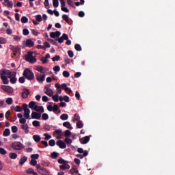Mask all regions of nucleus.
<instances>
[{
  "label": "nucleus",
  "mask_w": 175,
  "mask_h": 175,
  "mask_svg": "<svg viewBox=\"0 0 175 175\" xmlns=\"http://www.w3.org/2000/svg\"><path fill=\"white\" fill-rule=\"evenodd\" d=\"M23 77L29 80V81L33 80L35 79V75L33 74V72L29 68H25L23 71Z\"/></svg>",
  "instance_id": "nucleus-1"
},
{
  "label": "nucleus",
  "mask_w": 175,
  "mask_h": 175,
  "mask_svg": "<svg viewBox=\"0 0 175 175\" xmlns=\"http://www.w3.org/2000/svg\"><path fill=\"white\" fill-rule=\"evenodd\" d=\"M16 76H17V72H16V71L12 72L8 70V77L10 79L11 84H16V83H17V77H16Z\"/></svg>",
  "instance_id": "nucleus-2"
},
{
  "label": "nucleus",
  "mask_w": 175,
  "mask_h": 175,
  "mask_svg": "<svg viewBox=\"0 0 175 175\" xmlns=\"http://www.w3.org/2000/svg\"><path fill=\"white\" fill-rule=\"evenodd\" d=\"M11 147L13 150H16L17 151L21 150L24 148L23 145L20 142H14L12 144Z\"/></svg>",
  "instance_id": "nucleus-3"
},
{
  "label": "nucleus",
  "mask_w": 175,
  "mask_h": 175,
  "mask_svg": "<svg viewBox=\"0 0 175 175\" xmlns=\"http://www.w3.org/2000/svg\"><path fill=\"white\" fill-rule=\"evenodd\" d=\"M25 59L28 62H30V64H35V62H36V58L33 57L32 52H29L27 55H25Z\"/></svg>",
  "instance_id": "nucleus-4"
},
{
  "label": "nucleus",
  "mask_w": 175,
  "mask_h": 175,
  "mask_svg": "<svg viewBox=\"0 0 175 175\" xmlns=\"http://www.w3.org/2000/svg\"><path fill=\"white\" fill-rule=\"evenodd\" d=\"M36 79L40 84H42L43 81L46 79V75H42L39 72L36 74Z\"/></svg>",
  "instance_id": "nucleus-5"
},
{
  "label": "nucleus",
  "mask_w": 175,
  "mask_h": 175,
  "mask_svg": "<svg viewBox=\"0 0 175 175\" xmlns=\"http://www.w3.org/2000/svg\"><path fill=\"white\" fill-rule=\"evenodd\" d=\"M1 90H3L6 94H13V88L9 86V85H2Z\"/></svg>",
  "instance_id": "nucleus-6"
},
{
  "label": "nucleus",
  "mask_w": 175,
  "mask_h": 175,
  "mask_svg": "<svg viewBox=\"0 0 175 175\" xmlns=\"http://www.w3.org/2000/svg\"><path fill=\"white\" fill-rule=\"evenodd\" d=\"M42 117V113L38 112H32L31 113V118L33 120H40Z\"/></svg>",
  "instance_id": "nucleus-7"
},
{
  "label": "nucleus",
  "mask_w": 175,
  "mask_h": 175,
  "mask_svg": "<svg viewBox=\"0 0 175 175\" xmlns=\"http://www.w3.org/2000/svg\"><path fill=\"white\" fill-rule=\"evenodd\" d=\"M56 145L59 147V148H62V150L66 148V144L62 140H58L56 142Z\"/></svg>",
  "instance_id": "nucleus-8"
},
{
  "label": "nucleus",
  "mask_w": 175,
  "mask_h": 175,
  "mask_svg": "<svg viewBox=\"0 0 175 175\" xmlns=\"http://www.w3.org/2000/svg\"><path fill=\"white\" fill-rule=\"evenodd\" d=\"M90 136H85L82 138L79 139V142L81 143V144H87V143H88V142H90Z\"/></svg>",
  "instance_id": "nucleus-9"
},
{
  "label": "nucleus",
  "mask_w": 175,
  "mask_h": 175,
  "mask_svg": "<svg viewBox=\"0 0 175 175\" xmlns=\"http://www.w3.org/2000/svg\"><path fill=\"white\" fill-rule=\"evenodd\" d=\"M44 90V93L46 95H48V96H53V94H54V92H53V90L47 87H45Z\"/></svg>",
  "instance_id": "nucleus-10"
},
{
  "label": "nucleus",
  "mask_w": 175,
  "mask_h": 175,
  "mask_svg": "<svg viewBox=\"0 0 175 175\" xmlns=\"http://www.w3.org/2000/svg\"><path fill=\"white\" fill-rule=\"evenodd\" d=\"M28 95H29V90L28 89H24L23 92H22V98L23 99H27L28 98Z\"/></svg>",
  "instance_id": "nucleus-11"
},
{
  "label": "nucleus",
  "mask_w": 175,
  "mask_h": 175,
  "mask_svg": "<svg viewBox=\"0 0 175 175\" xmlns=\"http://www.w3.org/2000/svg\"><path fill=\"white\" fill-rule=\"evenodd\" d=\"M35 111L40 112V113H44V108H43V106H36L33 109Z\"/></svg>",
  "instance_id": "nucleus-12"
},
{
  "label": "nucleus",
  "mask_w": 175,
  "mask_h": 175,
  "mask_svg": "<svg viewBox=\"0 0 175 175\" xmlns=\"http://www.w3.org/2000/svg\"><path fill=\"white\" fill-rule=\"evenodd\" d=\"M21 129L25 131V133H29V126H28V124H24L21 125Z\"/></svg>",
  "instance_id": "nucleus-13"
},
{
  "label": "nucleus",
  "mask_w": 175,
  "mask_h": 175,
  "mask_svg": "<svg viewBox=\"0 0 175 175\" xmlns=\"http://www.w3.org/2000/svg\"><path fill=\"white\" fill-rule=\"evenodd\" d=\"M39 173L40 174H42V175H51L50 174V172L47 171V170H46V168L44 167L42 170H40Z\"/></svg>",
  "instance_id": "nucleus-14"
},
{
  "label": "nucleus",
  "mask_w": 175,
  "mask_h": 175,
  "mask_svg": "<svg viewBox=\"0 0 175 175\" xmlns=\"http://www.w3.org/2000/svg\"><path fill=\"white\" fill-rule=\"evenodd\" d=\"M26 46L27 47H33V46H35V43L31 39H28L26 40Z\"/></svg>",
  "instance_id": "nucleus-15"
},
{
  "label": "nucleus",
  "mask_w": 175,
  "mask_h": 175,
  "mask_svg": "<svg viewBox=\"0 0 175 175\" xmlns=\"http://www.w3.org/2000/svg\"><path fill=\"white\" fill-rule=\"evenodd\" d=\"M59 167L61 170H67L70 169V165H69V164L68 163H64V164H62V165H59Z\"/></svg>",
  "instance_id": "nucleus-16"
},
{
  "label": "nucleus",
  "mask_w": 175,
  "mask_h": 175,
  "mask_svg": "<svg viewBox=\"0 0 175 175\" xmlns=\"http://www.w3.org/2000/svg\"><path fill=\"white\" fill-rule=\"evenodd\" d=\"M28 161V157L23 156L21 158L20 161H19V165H21V166H23V165H24V163Z\"/></svg>",
  "instance_id": "nucleus-17"
},
{
  "label": "nucleus",
  "mask_w": 175,
  "mask_h": 175,
  "mask_svg": "<svg viewBox=\"0 0 175 175\" xmlns=\"http://www.w3.org/2000/svg\"><path fill=\"white\" fill-rule=\"evenodd\" d=\"M29 108L31 109V110H33L35 109V107L37 106L36 105V103H35V101H31L29 103Z\"/></svg>",
  "instance_id": "nucleus-18"
},
{
  "label": "nucleus",
  "mask_w": 175,
  "mask_h": 175,
  "mask_svg": "<svg viewBox=\"0 0 175 175\" xmlns=\"http://www.w3.org/2000/svg\"><path fill=\"white\" fill-rule=\"evenodd\" d=\"M70 173L71 174H79V170H77V168L76 167H72L71 168V170H70Z\"/></svg>",
  "instance_id": "nucleus-19"
},
{
  "label": "nucleus",
  "mask_w": 175,
  "mask_h": 175,
  "mask_svg": "<svg viewBox=\"0 0 175 175\" xmlns=\"http://www.w3.org/2000/svg\"><path fill=\"white\" fill-rule=\"evenodd\" d=\"M63 126H64L65 128H68V129H70V130L72 129V125L69 122H64L63 123Z\"/></svg>",
  "instance_id": "nucleus-20"
},
{
  "label": "nucleus",
  "mask_w": 175,
  "mask_h": 175,
  "mask_svg": "<svg viewBox=\"0 0 175 175\" xmlns=\"http://www.w3.org/2000/svg\"><path fill=\"white\" fill-rule=\"evenodd\" d=\"M1 79L3 81V84H9V79H8V77L2 76L1 77Z\"/></svg>",
  "instance_id": "nucleus-21"
},
{
  "label": "nucleus",
  "mask_w": 175,
  "mask_h": 175,
  "mask_svg": "<svg viewBox=\"0 0 175 175\" xmlns=\"http://www.w3.org/2000/svg\"><path fill=\"white\" fill-rule=\"evenodd\" d=\"M10 135V129H5L3 133V136L8 137Z\"/></svg>",
  "instance_id": "nucleus-22"
},
{
  "label": "nucleus",
  "mask_w": 175,
  "mask_h": 175,
  "mask_svg": "<svg viewBox=\"0 0 175 175\" xmlns=\"http://www.w3.org/2000/svg\"><path fill=\"white\" fill-rule=\"evenodd\" d=\"M59 155V153H58L57 152H53L51 154V157L52 159H57V158H58Z\"/></svg>",
  "instance_id": "nucleus-23"
},
{
  "label": "nucleus",
  "mask_w": 175,
  "mask_h": 175,
  "mask_svg": "<svg viewBox=\"0 0 175 175\" xmlns=\"http://www.w3.org/2000/svg\"><path fill=\"white\" fill-rule=\"evenodd\" d=\"M9 157L10 158V159H17V154L16 153H14V152H10L9 154Z\"/></svg>",
  "instance_id": "nucleus-24"
},
{
  "label": "nucleus",
  "mask_w": 175,
  "mask_h": 175,
  "mask_svg": "<svg viewBox=\"0 0 175 175\" xmlns=\"http://www.w3.org/2000/svg\"><path fill=\"white\" fill-rule=\"evenodd\" d=\"M33 139L34 142H36V143H39V142L40 141V137L39 136V135H33Z\"/></svg>",
  "instance_id": "nucleus-25"
},
{
  "label": "nucleus",
  "mask_w": 175,
  "mask_h": 175,
  "mask_svg": "<svg viewBox=\"0 0 175 175\" xmlns=\"http://www.w3.org/2000/svg\"><path fill=\"white\" fill-rule=\"evenodd\" d=\"M60 118L61 120H62L63 121H66V120H68V118H69V116H68V114L66 113H63L60 116Z\"/></svg>",
  "instance_id": "nucleus-26"
},
{
  "label": "nucleus",
  "mask_w": 175,
  "mask_h": 175,
  "mask_svg": "<svg viewBox=\"0 0 175 175\" xmlns=\"http://www.w3.org/2000/svg\"><path fill=\"white\" fill-rule=\"evenodd\" d=\"M55 88H56L57 92L58 94H62V90H61V88H60V86H59V83H56V84L55 85Z\"/></svg>",
  "instance_id": "nucleus-27"
},
{
  "label": "nucleus",
  "mask_w": 175,
  "mask_h": 175,
  "mask_svg": "<svg viewBox=\"0 0 175 175\" xmlns=\"http://www.w3.org/2000/svg\"><path fill=\"white\" fill-rule=\"evenodd\" d=\"M72 135V133L70 132V131L69 130H66L65 132H64V136L65 137H70V136Z\"/></svg>",
  "instance_id": "nucleus-28"
},
{
  "label": "nucleus",
  "mask_w": 175,
  "mask_h": 175,
  "mask_svg": "<svg viewBox=\"0 0 175 175\" xmlns=\"http://www.w3.org/2000/svg\"><path fill=\"white\" fill-rule=\"evenodd\" d=\"M21 21L23 24H27V23H28V18L27 16H23Z\"/></svg>",
  "instance_id": "nucleus-29"
},
{
  "label": "nucleus",
  "mask_w": 175,
  "mask_h": 175,
  "mask_svg": "<svg viewBox=\"0 0 175 175\" xmlns=\"http://www.w3.org/2000/svg\"><path fill=\"white\" fill-rule=\"evenodd\" d=\"M62 18L66 23H69V16L67 14H63Z\"/></svg>",
  "instance_id": "nucleus-30"
},
{
  "label": "nucleus",
  "mask_w": 175,
  "mask_h": 175,
  "mask_svg": "<svg viewBox=\"0 0 175 175\" xmlns=\"http://www.w3.org/2000/svg\"><path fill=\"white\" fill-rule=\"evenodd\" d=\"M31 33L32 35H34V36H38V35H40V31L36 29H31Z\"/></svg>",
  "instance_id": "nucleus-31"
},
{
  "label": "nucleus",
  "mask_w": 175,
  "mask_h": 175,
  "mask_svg": "<svg viewBox=\"0 0 175 175\" xmlns=\"http://www.w3.org/2000/svg\"><path fill=\"white\" fill-rule=\"evenodd\" d=\"M58 163L64 165L65 163H69V161L64 160V159L61 158L58 159Z\"/></svg>",
  "instance_id": "nucleus-32"
},
{
  "label": "nucleus",
  "mask_w": 175,
  "mask_h": 175,
  "mask_svg": "<svg viewBox=\"0 0 175 175\" xmlns=\"http://www.w3.org/2000/svg\"><path fill=\"white\" fill-rule=\"evenodd\" d=\"M75 49L77 51H81L82 50L81 46L79 44H76L75 45Z\"/></svg>",
  "instance_id": "nucleus-33"
},
{
  "label": "nucleus",
  "mask_w": 175,
  "mask_h": 175,
  "mask_svg": "<svg viewBox=\"0 0 175 175\" xmlns=\"http://www.w3.org/2000/svg\"><path fill=\"white\" fill-rule=\"evenodd\" d=\"M58 98H59L58 93H57L55 95L52 96V99H53V100H54V102H58V100H59Z\"/></svg>",
  "instance_id": "nucleus-34"
},
{
  "label": "nucleus",
  "mask_w": 175,
  "mask_h": 175,
  "mask_svg": "<svg viewBox=\"0 0 175 175\" xmlns=\"http://www.w3.org/2000/svg\"><path fill=\"white\" fill-rule=\"evenodd\" d=\"M33 126H40V122L38 120H34L32 122Z\"/></svg>",
  "instance_id": "nucleus-35"
},
{
  "label": "nucleus",
  "mask_w": 175,
  "mask_h": 175,
  "mask_svg": "<svg viewBox=\"0 0 175 175\" xmlns=\"http://www.w3.org/2000/svg\"><path fill=\"white\" fill-rule=\"evenodd\" d=\"M5 75H7V76H8V70H0V76H1V77H2V76H6Z\"/></svg>",
  "instance_id": "nucleus-36"
},
{
  "label": "nucleus",
  "mask_w": 175,
  "mask_h": 175,
  "mask_svg": "<svg viewBox=\"0 0 175 175\" xmlns=\"http://www.w3.org/2000/svg\"><path fill=\"white\" fill-rule=\"evenodd\" d=\"M53 1V5L54 8H58L59 5V2L58 0H52Z\"/></svg>",
  "instance_id": "nucleus-37"
},
{
  "label": "nucleus",
  "mask_w": 175,
  "mask_h": 175,
  "mask_svg": "<svg viewBox=\"0 0 175 175\" xmlns=\"http://www.w3.org/2000/svg\"><path fill=\"white\" fill-rule=\"evenodd\" d=\"M0 154H1V155H6L8 154V152L6 151V150H5V148H0Z\"/></svg>",
  "instance_id": "nucleus-38"
},
{
  "label": "nucleus",
  "mask_w": 175,
  "mask_h": 175,
  "mask_svg": "<svg viewBox=\"0 0 175 175\" xmlns=\"http://www.w3.org/2000/svg\"><path fill=\"white\" fill-rule=\"evenodd\" d=\"M18 131V128H17V126H12V132L13 133H17Z\"/></svg>",
  "instance_id": "nucleus-39"
},
{
  "label": "nucleus",
  "mask_w": 175,
  "mask_h": 175,
  "mask_svg": "<svg viewBox=\"0 0 175 175\" xmlns=\"http://www.w3.org/2000/svg\"><path fill=\"white\" fill-rule=\"evenodd\" d=\"M36 69V70H38V72H40L41 73H44L43 72L44 68L42 66H37Z\"/></svg>",
  "instance_id": "nucleus-40"
},
{
  "label": "nucleus",
  "mask_w": 175,
  "mask_h": 175,
  "mask_svg": "<svg viewBox=\"0 0 175 175\" xmlns=\"http://www.w3.org/2000/svg\"><path fill=\"white\" fill-rule=\"evenodd\" d=\"M77 128H79V129L83 128V122H81V120H79V121L77 122Z\"/></svg>",
  "instance_id": "nucleus-41"
},
{
  "label": "nucleus",
  "mask_w": 175,
  "mask_h": 175,
  "mask_svg": "<svg viewBox=\"0 0 175 175\" xmlns=\"http://www.w3.org/2000/svg\"><path fill=\"white\" fill-rule=\"evenodd\" d=\"M75 121H80V116H79V114L76 113L74 116V120L73 122H75Z\"/></svg>",
  "instance_id": "nucleus-42"
},
{
  "label": "nucleus",
  "mask_w": 175,
  "mask_h": 175,
  "mask_svg": "<svg viewBox=\"0 0 175 175\" xmlns=\"http://www.w3.org/2000/svg\"><path fill=\"white\" fill-rule=\"evenodd\" d=\"M49 145L51 147H54V146H55V140H54V139H51V140H49Z\"/></svg>",
  "instance_id": "nucleus-43"
},
{
  "label": "nucleus",
  "mask_w": 175,
  "mask_h": 175,
  "mask_svg": "<svg viewBox=\"0 0 175 175\" xmlns=\"http://www.w3.org/2000/svg\"><path fill=\"white\" fill-rule=\"evenodd\" d=\"M15 111L20 113V111H23V108L20 107V105H16L15 107Z\"/></svg>",
  "instance_id": "nucleus-44"
},
{
  "label": "nucleus",
  "mask_w": 175,
  "mask_h": 175,
  "mask_svg": "<svg viewBox=\"0 0 175 175\" xmlns=\"http://www.w3.org/2000/svg\"><path fill=\"white\" fill-rule=\"evenodd\" d=\"M31 158L36 161V159H39V154H33L31 156Z\"/></svg>",
  "instance_id": "nucleus-45"
},
{
  "label": "nucleus",
  "mask_w": 175,
  "mask_h": 175,
  "mask_svg": "<svg viewBox=\"0 0 175 175\" xmlns=\"http://www.w3.org/2000/svg\"><path fill=\"white\" fill-rule=\"evenodd\" d=\"M42 20V15L38 14L36 16V21H37L38 23H41Z\"/></svg>",
  "instance_id": "nucleus-46"
},
{
  "label": "nucleus",
  "mask_w": 175,
  "mask_h": 175,
  "mask_svg": "<svg viewBox=\"0 0 175 175\" xmlns=\"http://www.w3.org/2000/svg\"><path fill=\"white\" fill-rule=\"evenodd\" d=\"M25 77H21L18 79V81L19 83H21V84H24V83H25Z\"/></svg>",
  "instance_id": "nucleus-47"
},
{
  "label": "nucleus",
  "mask_w": 175,
  "mask_h": 175,
  "mask_svg": "<svg viewBox=\"0 0 175 175\" xmlns=\"http://www.w3.org/2000/svg\"><path fill=\"white\" fill-rule=\"evenodd\" d=\"M37 163L38 161L36 160L31 159L30 161V165H31V166H36Z\"/></svg>",
  "instance_id": "nucleus-48"
},
{
  "label": "nucleus",
  "mask_w": 175,
  "mask_h": 175,
  "mask_svg": "<svg viewBox=\"0 0 175 175\" xmlns=\"http://www.w3.org/2000/svg\"><path fill=\"white\" fill-rule=\"evenodd\" d=\"M23 33L25 36H28V35H29V31L28 30V29H24L23 30Z\"/></svg>",
  "instance_id": "nucleus-49"
},
{
  "label": "nucleus",
  "mask_w": 175,
  "mask_h": 175,
  "mask_svg": "<svg viewBox=\"0 0 175 175\" xmlns=\"http://www.w3.org/2000/svg\"><path fill=\"white\" fill-rule=\"evenodd\" d=\"M67 3L69 5V6H72V8L75 7V3L73 2V0H67Z\"/></svg>",
  "instance_id": "nucleus-50"
},
{
  "label": "nucleus",
  "mask_w": 175,
  "mask_h": 175,
  "mask_svg": "<svg viewBox=\"0 0 175 175\" xmlns=\"http://www.w3.org/2000/svg\"><path fill=\"white\" fill-rule=\"evenodd\" d=\"M63 76L64 77H69V76H70V73H69V72L67 70H64L63 72Z\"/></svg>",
  "instance_id": "nucleus-51"
},
{
  "label": "nucleus",
  "mask_w": 175,
  "mask_h": 175,
  "mask_svg": "<svg viewBox=\"0 0 175 175\" xmlns=\"http://www.w3.org/2000/svg\"><path fill=\"white\" fill-rule=\"evenodd\" d=\"M5 102H6L7 105H12V103H13V98H7Z\"/></svg>",
  "instance_id": "nucleus-52"
},
{
  "label": "nucleus",
  "mask_w": 175,
  "mask_h": 175,
  "mask_svg": "<svg viewBox=\"0 0 175 175\" xmlns=\"http://www.w3.org/2000/svg\"><path fill=\"white\" fill-rule=\"evenodd\" d=\"M42 120H44V121L47 120V119L49 118V115L47 113H43L42 115Z\"/></svg>",
  "instance_id": "nucleus-53"
},
{
  "label": "nucleus",
  "mask_w": 175,
  "mask_h": 175,
  "mask_svg": "<svg viewBox=\"0 0 175 175\" xmlns=\"http://www.w3.org/2000/svg\"><path fill=\"white\" fill-rule=\"evenodd\" d=\"M11 50H12L13 53H17L20 49L18 46H12Z\"/></svg>",
  "instance_id": "nucleus-54"
},
{
  "label": "nucleus",
  "mask_w": 175,
  "mask_h": 175,
  "mask_svg": "<svg viewBox=\"0 0 175 175\" xmlns=\"http://www.w3.org/2000/svg\"><path fill=\"white\" fill-rule=\"evenodd\" d=\"M60 133H62V130L57 129L54 131L53 135H60Z\"/></svg>",
  "instance_id": "nucleus-55"
},
{
  "label": "nucleus",
  "mask_w": 175,
  "mask_h": 175,
  "mask_svg": "<svg viewBox=\"0 0 175 175\" xmlns=\"http://www.w3.org/2000/svg\"><path fill=\"white\" fill-rule=\"evenodd\" d=\"M64 142L66 144H70L72 143V139L70 138H65Z\"/></svg>",
  "instance_id": "nucleus-56"
},
{
  "label": "nucleus",
  "mask_w": 175,
  "mask_h": 175,
  "mask_svg": "<svg viewBox=\"0 0 175 175\" xmlns=\"http://www.w3.org/2000/svg\"><path fill=\"white\" fill-rule=\"evenodd\" d=\"M40 61L42 64H47L49 62V59L44 58V57H42Z\"/></svg>",
  "instance_id": "nucleus-57"
},
{
  "label": "nucleus",
  "mask_w": 175,
  "mask_h": 175,
  "mask_svg": "<svg viewBox=\"0 0 175 175\" xmlns=\"http://www.w3.org/2000/svg\"><path fill=\"white\" fill-rule=\"evenodd\" d=\"M62 38L64 40H68V39H69V36H68V34L65 33L62 34Z\"/></svg>",
  "instance_id": "nucleus-58"
},
{
  "label": "nucleus",
  "mask_w": 175,
  "mask_h": 175,
  "mask_svg": "<svg viewBox=\"0 0 175 175\" xmlns=\"http://www.w3.org/2000/svg\"><path fill=\"white\" fill-rule=\"evenodd\" d=\"M53 70L54 72H59V70H61V67H59V66H55L53 67Z\"/></svg>",
  "instance_id": "nucleus-59"
},
{
  "label": "nucleus",
  "mask_w": 175,
  "mask_h": 175,
  "mask_svg": "<svg viewBox=\"0 0 175 175\" xmlns=\"http://www.w3.org/2000/svg\"><path fill=\"white\" fill-rule=\"evenodd\" d=\"M44 136H45L44 140H50V139H51V135L47 133H44Z\"/></svg>",
  "instance_id": "nucleus-60"
},
{
  "label": "nucleus",
  "mask_w": 175,
  "mask_h": 175,
  "mask_svg": "<svg viewBox=\"0 0 175 175\" xmlns=\"http://www.w3.org/2000/svg\"><path fill=\"white\" fill-rule=\"evenodd\" d=\"M44 47H45V49H50V47H51L50 43H49L47 42H44Z\"/></svg>",
  "instance_id": "nucleus-61"
},
{
  "label": "nucleus",
  "mask_w": 175,
  "mask_h": 175,
  "mask_svg": "<svg viewBox=\"0 0 175 175\" xmlns=\"http://www.w3.org/2000/svg\"><path fill=\"white\" fill-rule=\"evenodd\" d=\"M60 57L59 55H55L52 58V61L54 62L55 61H58Z\"/></svg>",
  "instance_id": "nucleus-62"
},
{
  "label": "nucleus",
  "mask_w": 175,
  "mask_h": 175,
  "mask_svg": "<svg viewBox=\"0 0 175 175\" xmlns=\"http://www.w3.org/2000/svg\"><path fill=\"white\" fill-rule=\"evenodd\" d=\"M68 56L70 57V58H73V56L75 55V54L73 53V52L72 51H68Z\"/></svg>",
  "instance_id": "nucleus-63"
},
{
  "label": "nucleus",
  "mask_w": 175,
  "mask_h": 175,
  "mask_svg": "<svg viewBox=\"0 0 175 175\" xmlns=\"http://www.w3.org/2000/svg\"><path fill=\"white\" fill-rule=\"evenodd\" d=\"M59 110V107L57 105H53V111H58Z\"/></svg>",
  "instance_id": "nucleus-64"
}]
</instances>
